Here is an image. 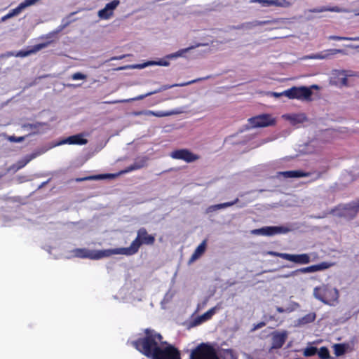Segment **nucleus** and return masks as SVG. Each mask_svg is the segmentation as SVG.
<instances>
[{
    "instance_id": "15",
    "label": "nucleus",
    "mask_w": 359,
    "mask_h": 359,
    "mask_svg": "<svg viewBox=\"0 0 359 359\" xmlns=\"http://www.w3.org/2000/svg\"><path fill=\"white\" fill-rule=\"evenodd\" d=\"M120 4L119 0H113L111 2L107 4L104 8L98 11V16L100 19L108 20L114 13V11Z\"/></svg>"
},
{
    "instance_id": "33",
    "label": "nucleus",
    "mask_w": 359,
    "mask_h": 359,
    "mask_svg": "<svg viewBox=\"0 0 359 359\" xmlns=\"http://www.w3.org/2000/svg\"><path fill=\"white\" fill-rule=\"evenodd\" d=\"M318 352V349L315 346L307 347L304 351V355L306 357H311L315 355Z\"/></svg>"
},
{
    "instance_id": "43",
    "label": "nucleus",
    "mask_w": 359,
    "mask_h": 359,
    "mask_svg": "<svg viewBox=\"0 0 359 359\" xmlns=\"http://www.w3.org/2000/svg\"><path fill=\"white\" fill-rule=\"evenodd\" d=\"M129 100H113V101H107V102H104V103H107V104H116V103H121V102H128Z\"/></svg>"
},
{
    "instance_id": "9",
    "label": "nucleus",
    "mask_w": 359,
    "mask_h": 359,
    "mask_svg": "<svg viewBox=\"0 0 359 359\" xmlns=\"http://www.w3.org/2000/svg\"><path fill=\"white\" fill-rule=\"evenodd\" d=\"M153 359H181V356L177 348L167 343L161 348Z\"/></svg>"
},
{
    "instance_id": "24",
    "label": "nucleus",
    "mask_w": 359,
    "mask_h": 359,
    "mask_svg": "<svg viewBox=\"0 0 359 359\" xmlns=\"http://www.w3.org/2000/svg\"><path fill=\"white\" fill-rule=\"evenodd\" d=\"M279 174L285 178L308 177L311 175L310 172H304L302 170L283 171V172H280Z\"/></svg>"
},
{
    "instance_id": "35",
    "label": "nucleus",
    "mask_w": 359,
    "mask_h": 359,
    "mask_svg": "<svg viewBox=\"0 0 359 359\" xmlns=\"http://www.w3.org/2000/svg\"><path fill=\"white\" fill-rule=\"evenodd\" d=\"M215 313V308H212L209 309L208 311L204 313L201 316V319L202 320H207L212 318V316Z\"/></svg>"
},
{
    "instance_id": "22",
    "label": "nucleus",
    "mask_w": 359,
    "mask_h": 359,
    "mask_svg": "<svg viewBox=\"0 0 359 359\" xmlns=\"http://www.w3.org/2000/svg\"><path fill=\"white\" fill-rule=\"evenodd\" d=\"M146 163L147 159L144 158L135 161L133 164L126 167L124 170H121L118 175L126 174L133 170L141 169L146 165Z\"/></svg>"
},
{
    "instance_id": "30",
    "label": "nucleus",
    "mask_w": 359,
    "mask_h": 359,
    "mask_svg": "<svg viewBox=\"0 0 359 359\" xmlns=\"http://www.w3.org/2000/svg\"><path fill=\"white\" fill-rule=\"evenodd\" d=\"M327 38L330 40H334L336 41H359V36L358 37H341V36H338L331 35V36H329Z\"/></svg>"
},
{
    "instance_id": "32",
    "label": "nucleus",
    "mask_w": 359,
    "mask_h": 359,
    "mask_svg": "<svg viewBox=\"0 0 359 359\" xmlns=\"http://www.w3.org/2000/svg\"><path fill=\"white\" fill-rule=\"evenodd\" d=\"M107 175H93V176H88L83 178H77L76 180V182H83L86 180H100V179H104L107 177Z\"/></svg>"
},
{
    "instance_id": "4",
    "label": "nucleus",
    "mask_w": 359,
    "mask_h": 359,
    "mask_svg": "<svg viewBox=\"0 0 359 359\" xmlns=\"http://www.w3.org/2000/svg\"><path fill=\"white\" fill-rule=\"evenodd\" d=\"M114 249L103 250H91L87 248H75L71 251L73 257L81 259H90L97 260L103 257H107L115 254Z\"/></svg>"
},
{
    "instance_id": "42",
    "label": "nucleus",
    "mask_w": 359,
    "mask_h": 359,
    "mask_svg": "<svg viewBox=\"0 0 359 359\" xmlns=\"http://www.w3.org/2000/svg\"><path fill=\"white\" fill-rule=\"evenodd\" d=\"M140 114H144L145 116H154V111L147 110L139 113Z\"/></svg>"
},
{
    "instance_id": "34",
    "label": "nucleus",
    "mask_w": 359,
    "mask_h": 359,
    "mask_svg": "<svg viewBox=\"0 0 359 359\" xmlns=\"http://www.w3.org/2000/svg\"><path fill=\"white\" fill-rule=\"evenodd\" d=\"M177 114L175 111H154V116L165 117Z\"/></svg>"
},
{
    "instance_id": "23",
    "label": "nucleus",
    "mask_w": 359,
    "mask_h": 359,
    "mask_svg": "<svg viewBox=\"0 0 359 359\" xmlns=\"http://www.w3.org/2000/svg\"><path fill=\"white\" fill-rule=\"evenodd\" d=\"M287 339L285 332L276 333L272 337V348H280L285 344Z\"/></svg>"
},
{
    "instance_id": "46",
    "label": "nucleus",
    "mask_w": 359,
    "mask_h": 359,
    "mask_svg": "<svg viewBox=\"0 0 359 359\" xmlns=\"http://www.w3.org/2000/svg\"><path fill=\"white\" fill-rule=\"evenodd\" d=\"M8 17L7 16V15L3 16L1 20H0V22H5L6 20H8Z\"/></svg>"
},
{
    "instance_id": "29",
    "label": "nucleus",
    "mask_w": 359,
    "mask_h": 359,
    "mask_svg": "<svg viewBox=\"0 0 359 359\" xmlns=\"http://www.w3.org/2000/svg\"><path fill=\"white\" fill-rule=\"evenodd\" d=\"M316 318V314L314 312L309 313L298 320L299 325H306L313 323Z\"/></svg>"
},
{
    "instance_id": "38",
    "label": "nucleus",
    "mask_w": 359,
    "mask_h": 359,
    "mask_svg": "<svg viewBox=\"0 0 359 359\" xmlns=\"http://www.w3.org/2000/svg\"><path fill=\"white\" fill-rule=\"evenodd\" d=\"M268 254L270 255H272V256L280 257L285 260H286L285 256H287V253H281V252H273V251H270L268 252Z\"/></svg>"
},
{
    "instance_id": "19",
    "label": "nucleus",
    "mask_w": 359,
    "mask_h": 359,
    "mask_svg": "<svg viewBox=\"0 0 359 359\" xmlns=\"http://www.w3.org/2000/svg\"><path fill=\"white\" fill-rule=\"evenodd\" d=\"M271 22L269 21V20H266V21L255 20L252 22H247L243 26L248 29H251L255 27L262 26L264 25L269 24ZM272 22L274 24H278V25H287V24L290 23V20L288 18H280V19L274 20Z\"/></svg>"
},
{
    "instance_id": "10",
    "label": "nucleus",
    "mask_w": 359,
    "mask_h": 359,
    "mask_svg": "<svg viewBox=\"0 0 359 359\" xmlns=\"http://www.w3.org/2000/svg\"><path fill=\"white\" fill-rule=\"evenodd\" d=\"M170 156L173 159L182 160L187 163H192L200 158V156L192 153L187 149H180L172 151Z\"/></svg>"
},
{
    "instance_id": "11",
    "label": "nucleus",
    "mask_w": 359,
    "mask_h": 359,
    "mask_svg": "<svg viewBox=\"0 0 359 359\" xmlns=\"http://www.w3.org/2000/svg\"><path fill=\"white\" fill-rule=\"evenodd\" d=\"M290 231V229L287 226H264L252 230V233L255 235L271 236L279 233H286Z\"/></svg>"
},
{
    "instance_id": "6",
    "label": "nucleus",
    "mask_w": 359,
    "mask_h": 359,
    "mask_svg": "<svg viewBox=\"0 0 359 359\" xmlns=\"http://www.w3.org/2000/svg\"><path fill=\"white\" fill-rule=\"evenodd\" d=\"M189 359H220L215 348L208 344L201 343L191 353Z\"/></svg>"
},
{
    "instance_id": "48",
    "label": "nucleus",
    "mask_w": 359,
    "mask_h": 359,
    "mask_svg": "<svg viewBox=\"0 0 359 359\" xmlns=\"http://www.w3.org/2000/svg\"><path fill=\"white\" fill-rule=\"evenodd\" d=\"M320 176H321V174L320 173H318L317 177H316L315 180L319 179L320 177Z\"/></svg>"
},
{
    "instance_id": "16",
    "label": "nucleus",
    "mask_w": 359,
    "mask_h": 359,
    "mask_svg": "<svg viewBox=\"0 0 359 359\" xmlns=\"http://www.w3.org/2000/svg\"><path fill=\"white\" fill-rule=\"evenodd\" d=\"M253 3H258L264 7L277 6L288 8L292 4L287 0H252Z\"/></svg>"
},
{
    "instance_id": "17",
    "label": "nucleus",
    "mask_w": 359,
    "mask_h": 359,
    "mask_svg": "<svg viewBox=\"0 0 359 359\" xmlns=\"http://www.w3.org/2000/svg\"><path fill=\"white\" fill-rule=\"evenodd\" d=\"M339 53H343L344 51L340 49H336V48H332V49H327L324 50L320 53H316V54H311L308 55L304 57L306 59H327L330 58L333 55H336Z\"/></svg>"
},
{
    "instance_id": "25",
    "label": "nucleus",
    "mask_w": 359,
    "mask_h": 359,
    "mask_svg": "<svg viewBox=\"0 0 359 359\" xmlns=\"http://www.w3.org/2000/svg\"><path fill=\"white\" fill-rule=\"evenodd\" d=\"M206 240L202 241V243L196 248L194 253L191 256L189 262L191 263L198 259L205 251L206 249Z\"/></svg>"
},
{
    "instance_id": "21",
    "label": "nucleus",
    "mask_w": 359,
    "mask_h": 359,
    "mask_svg": "<svg viewBox=\"0 0 359 359\" xmlns=\"http://www.w3.org/2000/svg\"><path fill=\"white\" fill-rule=\"evenodd\" d=\"M88 142V140L83 138V135L82 134H77L74 135H72L68 137L62 141V144H78V145H83Z\"/></svg>"
},
{
    "instance_id": "26",
    "label": "nucleus",
    "mask_w": 359,
    "mask_h": 359,
    "mask_svg": "<svg viewBox=\"0 0 359 359\" xmlns=\"http://www.w3.org/2000/svg\"><path fill=\"white\" fill-rule=\"evenodd\" d=\"M238 201H239V199L238 198H236L235 200H233L232 201L210 205L208 208L207 212H210L216 211L219 209L226 208L232 206V205L236 204L238 202Z\"/></svg>"
},
{
    "instance_id": "13",
    "label": "nucleus",
    "mask_w": 359,
    "mask_h": 359,
    "mask_svg": "<svg viewBox=\"0 0 359 359\" xmlns=\"http://www.w3.org/2000/svg\"><path fill=\"white\" fill-rule=\"evenodd\" d=\"M249 123L253 128L266 127L273 124L274 121L269 114H262L249 118Z\"/></svg>"
},
{
    "instance_id": "51",
    "label": "nucleus",
    "mask_w": 359,
    "mask_h": 359,
    "mask_svg": "<svg viewBox=\"0 0 359 359\" xmlns=\"http://www.w3.org/2000/svg\"><path fill=\"white\" fill-rule=\"evenodd\" d=\"M198 46H201V45H202V44H201V43H198Z\"/></svg>"
},
{
    "instance_id": "5",
    "label": "nucleus",
    "mask_w": 359,
    "mask_h": 359,
    "mask_svg": "<svg viewBox=\"0 0 359 359\" xmlns=\"http://www.w3.org/2000/svg\"><path fill=\"white\" fill-rule=\"evenodd\" d=\"M196 47V46H188L187 48L180 49L175 53L166 55L163 58L160 59L158 61H148L142 65H140V67L141 68L152 65L168 67L170 65V60H176L181 57H187V54L190 53Z\"/></svg>"
},
{
    "instance_id": "40",
    "label": "nucleus",
    "mask_w": 359,
    "mask_h": 359,
    "mask_svg": "<svg viewBox=\"0 0 359 359\" xmlns=\"http://www.w3.org/2000/svg\"><path fill=\"white\" fill-rule=\"evenodd\" d=\"M324 11H335V12H341V10L338 7H334L332 8H325V9H320L318 11V12Z\"/></svg>"
},
{
    "instance_id": "27",
    "label": "nucleus",
    "mask_w": 359,
    "mask_h": 359,
    "mask_svg": "<svg viewBox=\"0 0 359 359\" xmlns=\"http://www.w3.org/2000/svg\"><path fill=\"white\" fill-rule=\"evenodd\" d=\"M44 46H34V48L29 50H20L15 54V56L16 57H27L32 53H35L39 50H41ZM14 55L13 53L9 52L6 54V56H11Z\"/></svg>"
},
{
    "instance_id": "8",
    "label": "nucleus",
    "mask_w": 359,
    "mask_h": 359,
    "mask_svg": "<svg viewBox=\"0 0 359 359\" xmlns=\"http://www.w3.org/2000/svg\"><path fill=\"white\" fill-rule=\"evenodd\" d=\"M312 90L310 88L306 86L296 87L293 86L284 90V96L289 99H297L302 100H311Z\"/></svg>"
},
{
    "instance_id": "3",
    "label": "nucleus",
    "mask_w": 359,
    "mask_h": 359,
    "mask_svg": "<svg viewBox=\"0 0 359 359\" xmlns=\"http://www.w3.org/2000/svg\"><path fill=\"white\" fill-rule=\"evenodd\" d=\"M313 296L324 304L332 306L338 301L339 295L337 289L323 284L313 289Z\"/></svg>"
},
{
    "instance_id": "37",
    "label": "nucleus",
    "mask_w": 359,
    "mask_h": 359,
    "mask_svg": "<svg viewBox=\"0 0 359 359\" xmlns=\"http://www.w3.org/2000/svg\"><path fill=\"white\" fill-rule=\"evenodd\" d=\"M72 79L73 80H83L86 79V75L81 72H76L72 75Z\"/></svg>"
},
{
    "instance_id": "14",
    "label": "nucleus",
    "mask_w": 359,
    "mask_h": 359,
    "mask_svg": "<svg viewBox=\"0 0 359 359\" xmlns=\"http://www.w3.org/2000/svg\"><path fill=\"white\" fill-rule=\"evenodd\" d=\"M330 264L327 262H323L318 264H315L306 267H303L298 269L295 271H292L291 276H294L299 273H314L319 271H323L327 269L330 267Z\"/></svg>"
},
{
    "instance_id": "2",
    "label": "nucleus",
    "mask_w": 359,
    "mask_h": 359,
    "mask_svg": "<svg viewBox=\"0 0 359 359\" xmlns=\"http://www.w3.org/2000/svg\"><path fill=\"white\" fill-rule=\"evenodd\" d=\"M155 241V236L149 234L147 230L142 227L137 230V236L129 247L114 248V252L116 255H133L138 252L142 245H152Z\"/></svg>"
},
{
    "instance_id": "45",
    "label": "nucleus",
    "mask_w": 359,
    "mask_h": 359,
    "mask_svg": "<svg viewBox=\"0 0 359 359\" xmlns=\"http://www.w3.org/2000/svg\"><path fill=\"white\" fill-rule=\"evenodd\" d=\"M276 311L278 313H284L285 311V310L283 308H282V307H277L276 308Z\"/></svg>"
},
{
    "instance_id": "41",
    "label": "nucleus",
    "mask_w": 359,
    "mask_h": 359,
    "mask_svg": "<svg viewBox=\"0 0 359 359\" xmlns=\"http://www.w3.org/2000/svg\"><path fill=\"white\" fill-rule=\"evenodd\" d=\"M45 123H36L35 124H28L27 126L32 129L33 128H37L39 126H44Z\"/></svg>"
},
{
    "instance_id": "52",
    "label": "nucleus",
    "mask_w": 359,
    "mask_h": 359,
    "mask_svg": "<svg viewBox=\"0 0 359 359\" xmlns=\"http://www.w3.org/2000/svg\"><path fill=\"white\" fill-rule=\"evenodd\" d=\"M357 15H359V13Z\"/></svg>"
},
{
    "instance_id": "44",
    "label": "nucleus",
    "mask_w": 359,
    "mask_h": 359,
    "mask_svg": "<svg viewBox=\"0 0 359 359\" xmlns=\"http://www.w3.org/2000/svg\"><path fill=\"white\" fill-rule=\"evenodd\" d=\"M272 95L275 97H280L281 96H284V91H283L282 93L273 92Z\"/></svg>"
},
{
    "instance_id": "20",
    "label": "nucleus",
    "mask_w": 359,
    "mask_h": 359,
    "mask_svg": "<svg viewBox=\"0 0 359 359\" xmlns=\"http://www.w3.org/2000/svg\"><path fill=\"white\" fill-rule=\"evenodd\" d=\"M286 260L299 264H307L311 262L310 256L308 254L292 255L288 254L285 256Z\"/></svg>"
},
{
    "instance_id": "28",
    "label": "nucleus",
    "mask_w": 359,
    "mask_h": 359,
    "mask_svg": "<svg viewBox=\"0 0 359 359\" xmlns=\"http://www.w3.org/2000/svg\"><path fill=\"white\" fill-rule=\"evenodd\" d=\"M332 348L335 355L339 357L346 353L348 348V344L345 343L335 344Z\"/></svg>"
},
{
    "instance_id": "7",
    "label": "nucleus",
    "mask_w": 359,
    "mask_h": 359,
    "mask_svg": "<svg viewBox=\"0 0 359 359\" xmlns=\"http://www.w3.org/2000/svg\"><path fill=\"white\" fill-rule=\"evenodd\" d=\"M337 212V215L340 217L353 219L359 212V199L357 201L339 205L332 210V212Z\"/></svg>"
},
{
    "instance_id": "1",
    "label": "nucleus",
    "mask_w": 359,
    "mask_h": 359,
    "mask_svg": "<svg viewBox=\"0 0 359 359\" xmlns=\"http://www.w3.org/2000/svg\"><path fill=\"white\" fill-rule=\"evenodd\" d=\"M145 336L132 341V345L147 358H153L161 348L167 344L163 341L162 335L154 330H144Z\"/></svg>"
},
{
    "instance_id": "36",
    "label": "nucleus",
    "mask_w": 359,
    "mask_h": 359,
    "mask_svg": "<svg viewBox=\"0 0 359 359\" xmlns=\"http://www.w3.org/2000/svg\"><path fill=\"white\" fill-rule=\"evenodd\" d=\"M35 156H36V155H35V154H31V155H29V156H25V158L23 160H22V161H19V163L20 164V165H19V168H21L24 167V166H25V165H27V164L30 161H32L33 158H35Z\"/></svg>"
},
{
    "instance_id": "47",
    "label": "nucleus",
    "mask_w": 359,
    "mask_h": 359,
    "mask_svg": "<svg viewBox=\"0 0 359 359\" xmlns=\"http://www.w3.org/2000/svg\"><path fill=\"white\" fill-rule=\"evenodd\" d=\"M124 57H125L124 55H121V56H119L117 57H114L113 59L121 60V59H123Z\"/></svg>"
},
{
    "instance_id": "50",
    "label": "nucleus",
    "mask_w": 359,
    "mask_h": 359,
    "mask_svg": "<svg viewBox=\"0 0 359 359\" xmlns=\"http://www.w3.org/2000/svg\"><path fill=\"white\" fill-rule=\"evenodd\" d=\"M351 48H358L359 46H350Z\"/></svg>"
},
{
    "instance_id": "31",
    "label": "nucleus",
    "mask_w": 359,
    "mask_h": 359,
    "mask_svg": "<svg viewBox=\"0 0 359 359\" xmlns=\"http://www.w3.org/2000/svg\"><path fill=\"white\" fill-rule=\"evenodd\" d=\"M318 356L320 359H329L330 355L328 348L325 346L321 347L318 351Z\"/></svg>"
},
{
    "instance_id": "39",
    "label": "nucleus",
    "mask_w": 359,
    "mask_h": 359,
    "mask_svg": "<svg viewBox=\"0 0 359 359\" xmlns=\"http://www.w3.org/2000/svg\"><path fill=\"white\" fill-rule=\"evenodd\" d=\"M8 140L13 142H22V141L25 140V137H23V136L16 137V136L13 135V136H10Z\"/></svg>"
},
{
    "instance_id": "18",
    "label": "nucleus",
    "mask_w": 359,
    "mask_h": 359,
    "mask_svg": "<svg viewBox=\"0 0 359 359\" xmlns=\"http://www.w3.org/2000/svg\"><path fill=\"white\" fill-rule=\"evenodd\" d=\"M39 0H25L21 2L15 8H13L7 13L8 18H13L18 15L22 13L26 8L34 5Z\"/></svg>"
},
{
    "instance_id": "12",
    "label": "nucleus",
    "mask_w": 359,
    "mask_h": 359,
    "mask_svg": "<svg viewBox=\"0 0 359 359\" xmlns=\"http://www.w3.org/2000/svg\"><path fill=\"white\" fill-rule=\"evenodd\" d=\"M209 78H210V76H206L205 78L196 79L188 81L187 83H180V84L163 85L161 87H160L159 88L155 90L154 91L149 92V93H147L146 94L140 95L137 96L136 97L133 98L131 100H142L144 98H145L146 97H148V96H150V95H151L153 94H156V93H160L161 91L170 89V88H171L172 87H175V86H187V85H189V84H192V83H196L197 81H201V80H203V79H209Z\"/></svg>"
},
{
    "instance_id": "49",
    "label": "nucleus",
    "mask_w": 359,
    "mask_h": 359,
    "mask_svg": "<svg viewBox=\"0 0 359 359\" xmlns=\"http://www.w3.org/2000/svg\"><path fill=\"white\" fill-rule=\"evenodd\" d=\"M346 81H347V79H346V78H344V79H343V83H344V84H345V83H346Z\"/></svg>"
}]
</instances>
